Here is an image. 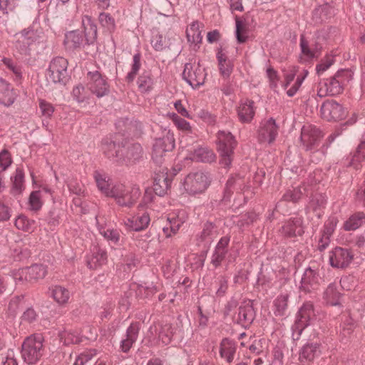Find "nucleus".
<instances>
[{
    "mask_svg": "<svg viewBox=\"0 0 365 365\" xmlns=\"http://www.w3.org/2000/svg\"><path fill=\"white\" fill-rule=\"evenodd\" d=\"M182 77L190 86L197 87L204 83L206 73L205 68L199 63H187Z\"/></svg>",
    "mask_w": 365,
    "mask_h": 365,
    "instance_id": "obj_9",
    "label": "nucleus"
},
{
    "mask_svg": "<svg viewBox=\"0 0 365 365\" xmlns=\"http://www.w3.org/2000/svg\"><path fill=\"white\" fill-rule=\"evenodd\" d=\"M327 81L329 87V93H331V96L337 95L342 92L344 88L334 76L327 80Z\"/></svg>",
    "mask_w": 365,
    "mask_h": 365,
    "instance_id": "obj_50",
    "label": "nucleus"
},
{
    "mask_svg": "<svg viewBox=\"0 0 365 365\" xmlns=\"http://www.w3.org/2000/svg\"><path fill=\"white\" fill-rule=\"evenodd\" d=\"M96 355V351L94 349L86 350L80 354L75 360L73 365H85L93 356Z\"/></svg>",
    "mask_w": 365,
    "mask_h": 365,
    "instance_id": "obj_44",
    "label": "nucleus"
},
{
    "mask_svg": "<svg viewBox=\"0 0 365 365\" xmlns=\"http://www.w3.org/2000/svg\"><path fill=\"white\" fill-rule=\"evenodd\" d=\"M185 220L183 217L176 216L175 215H170L168 217V222L163 227V232L166 237H171L175 235L181 225L184 223Z\"/></svg>",
    "mask_w": 365,
    "mask_h": 365,
    "instance_id": "obj_27",
    "label": "nucleus"
},
{
    "mask_svg": "<svg viewBox=\"0 0 365 365\" xmlns=\"http://www.w3.org/2000/svg\"><path fill=\"white\" fill-rule=\"evenodd\" d=\"M60 340L66 345L78 344L81 341L78 333L71 329H65L60 333Z\"/></svg>",
    "mask_w": 365,
    "mask_h": 365,
    "instance_id": "obj_36",
    "label": "nucleus"
},
{
    "mask_svg": "<svg viewBox=\"0 0 365 365\" xmlns=\"http://www.w3.org/2000/svg\"><path fill=\"white\" fill-rule=\"evenodd\" d=\"M42 342L40 335L31 336L25 339L22 344L21 354L26 363L36 364L40 359L43 352Z\"/></svg>",
    "mask_w": 365,
    "mask_h": 365,
    "instance_id": "obj_5",
    "label": "nucleus"
},
{
    "mask_svg": "<svg viewBox=\"0 0 365 365\" xmlns=\"http://www.w3.org/2000/svg\"><path fill=\"white\" fill-rule=\"evenodd\" d=\"M297 69L295 67H293L290 69L289 71H287L284 75V88H287L290 83L294 81L295 76L297 74Z\"/></svg>",
    "mask_w": 365,
    "mask_h": 365,
    "instance_id": "obj_58",
    "label": "nucleus"
},
{
    "mask_svg": "<svg viewBox=\"0 0 365 365\" xmlns=\"http://www.w3.org/2000/svg\"><path fill=\"white\" fill-rule=\"evenodd\" d=\"M274 312L276 316H283L287 308V296L280 295L274 302Z\"/></svg>",
    "mask_w": 365,
    "mask_h": 365,
    "instance_id": "obj_39",
    "label": "nucleus"
},
{
    "mask_svg": "<svg viewBox=\"0 0 365 365\" xmlns=\"http://www.w3.org/2000/svg\"><path fill=\"white\" fill-rule=\"evenodd\" d=\"M334 63V58L332 56H327L320 63L317 65L316 71L317 74L320 75L327 70Z\"/></svg>",
    "mask_w": 365,
    "mask_h": 365,
    "instance_id": "obj_55",
    "label": "nucleus"
},
{
    "mask_svg": "<svg viewBox=\"0 0 365 365\" xmlns=\"http://www.w3.org/2000/svg\"><path fill=\"white\" fill-rule=\"evenodd\" d=\"M107 262L106 252L100 247H94L91 255L87 258V265L90 269H96Z\"/></svg>",
    "mask_w": 365,
    "mask_h": 365,
    "instance_id": "obj_21",
    "label": "nucleus"
},
{
    "mask_svg": "<svg viewBox=\"0 0 365 365\" xmlns=\"http://www.w3.org/2000/svg\"><path fill=\"white\" fill-rule=\"evenodd\" d=\"M51 294L54 300L59 304L67 303L70 298L68 290L61 286H54L52 287Z\"/></svg>",
    "mask_w": 365,
    "mask_h": 365,
    "instance_id": "obj_34",
    "label": "nucleus"
},
{
    "mask_svg": "<svg viewBox=\"0 0 365 365\" xmlns=\"http://www.w3.org/2000/svg\"><path fill=\"white\" fill-rule=\"evenodd\" d=\"M29 205L31 208L34 210H38L41 207L42 202L41 200V194L38 191H34L31 193Z\"/></svg>",
    "mask_w": 365,
    "mask_h": 365,
    "instance_id": "obj_51",
    "label": "nucleus"
},
{
    "mask_svg": "<svg viewBox=\"0 0 365 365\" xmlns=\"http://www.w3.org/2000/svg\"><path fill=\"white\" fill-rule=\"evenodd\" d=\"M324 297L328 304L336 305L339 304L340 294L336 291V287L331 284L326 289Z\"/></svg>",
    "mask_w": 365,
    "mask_h": 365,
    "instance_id": "obj_40",
    "label": "nucleus"
},
{
    "mask_svg": "<svg viewBox=\"0 0 365 365\" xmlns=\"http://www.w3.org/2000/svg\"><path fill=\"white\" fill-rule=\"evenodd\" d=\"M338 220L336 217H331L328 220V221L325 223L323 237H325L326 240H328L329 236L334 232Z\"/></svg>",
    "mask_w": 365,
    "mask_h": 365,
    "instance_id": "obj_49",
    "label": "nucleus"
},
{
    "mask_svg": "<svg viewBox=\"0 0 365 365\" xmlns=\"http://www.w3.org/2000/svg\"><path fill=\"white\" fill-rule=\"evenodd\" d=\"M138 329L136 326L131 325L127 331V337L122 341L121 348L124 352L128 351L133 344L136 341Z\"/></svg>",
    "mask_w": 365,
    "mask_h": 365,
    "instance_id": "obj_37",
    "label": "nucleus"
},
{
    "mask_svg": "<svg viewBox=\"0 0 365 365\" xmlns=\"http://www.w3.org/2000/svg\"><path fill=\"white\" fill-rule=\"evenodd\" d=\"M304 191H305V189L302 187L294 188L292 190H288L283 195V199L285 201L296 202L302 197Z\"/></svg>",
    "mask_w": 365,
    "mask_h": 365,
    "instance_id": "obj_43",
    "label": "nucleus"
},
{
    "mask_svg": "<svg viewBox=\"0 0 365 365\" xmlns=\"http://www.w3.org/2000/svg\"><path fill=\"white\" fill-rule=\"evenodd\" d=\"M117 145L113 142L103 143L102 150L108 158L117 157L123 158L125 161L134 162L138 159L142 153V148L140 144L135 143L127 148H123L116 150Z\"/></svg>",
    "mask_w": 365,
    "mask_h": 365,
    "instance_id": "obj_3",
    "label": "nucleus"
},
{
    "mask_svg": "<svg viewBox=\"0 0 365 365\" xmlns=\"http://www.w3.org/2000/svg\"><path fill=\"white\" fill-rule=\"evenodd\" d=\"M249 33L247 24H236V36L239 43L245 42L248 38Z\"/></svg>",
    "mask_w": 365,
    "mask_h": 365,
    "instance_id": "obj_47",
    "label": "nucleus"
},
{
    "mask_svg": "<svg viewBox=\"0 0 365 365\" xmlns=\"http://www.w3.org/2000/svg\"><path fill=\"white\" fill-rule=\"evenodd\" d=\"M217 58L220 74L224 77H229L233 68L232 62L227 60V56L222 51H218Z\"/></svg>",
    "mask_w": 365,
    "mask_h": 365,
    "instance_id": "obj_31",
    "label": "nucleus"
},
{
    "mask_svg": "<svg viewBox=\"0 0 365 365\" xmlns=\"http://www.w3.org/2000/svg\"><path fill=\"white\" fill-rule=\"evenodd\" d=\"M278 135V127L272 118L261 122L257 132V139L262 143H272Z\"/></svg>",
    "mask_w": 365,
    "mask_h": 365,
    "instance_id": "obj_12",
    "label": "nucleus"
},
{
    "mask_svg": "<svg viewBox=\"0 0 365 365\" xmlns=\"http://www.w3.org/2000/svg\"><path fill=\"white\" fill-rule=\"evenodd\" d=\"M334 15V9L329 4H324L315 9L313 12V21L323 23L330 21Z\"/></svg>",
    "mask_w": 365,
    "mask_h": 365,
    "instance_id": "obj_26",
    "label": "nucleus"
},
{
    "mask_svg": "<svg viewBox=\"0 0 365 365\" xmlns=\"http://www.w3.org/2000/svg\"><path fill=\"white\" fill-rule=\"evenodd\" d=\"M284 354L281 349H275L273 351V361L272 364L275 365H282L283 363Z\"/></svg>",
    "mask_w": 365,
    "mask_h": 365,
    "instance_id": "obj_64",
    "label": "nucleus"
},
{
    "mask_svg": "<svg viewBox=\"0 0 365 365\" xmlns=\"http://www.w3.org/2000/svg\"><path fill=\"white\" fill-rule=\"evenodd\" d=\"M322 274L319 269H307L302 278V287L307 292L316 289L322 282Z\"/></svg>",
    "mask_w": 365,
    "mask_h": 365,
    "instance_id": "obj_16",
    "label": "nucleus"
},
{
    "mask_svg": "<svg viewBox=\"0 0 365 365\" xmlns=\"http://www.w3.org/2000/svg\"><path fill=\"white\" fill-rule=\"evenodd\" d=\"M12 163L11 157L7 150H3L0 152V168L5 170Z\"/></svg>",
    "mask_w": 365,
    "mask_h": 365,
    "instance_id": "obj_54",
    "label": "nucleus"
},
{
    "mask_svg": "<svg viewBox=\"0 0 365 365\" xmlns=\"http://www.w3.org/2000/svg\"><path fill=\"white\" fill-rule=\"evenodd\" d=\"M169 118L173 121L176 128L185 134L192 133V128L189 122L182 118L175 113L168 114Z\"/></svg>",
    "mask_w": 365,
    "mask_h": 365,
    "instance_id": "obj_33",
    "label": "nucleus"
},
{
    "mask_svg": "<svg viewBox=\"0 0 365 365\" xmlns=\"http://www.w3.org/2000/svg\"><path fill=\"white\" fill-rule=\"evenodd\" d=\"M149 215L146 212L132 217H127L124 220V225L128 230L140 231L145 229L150 223Z\"/></svg>",
    "mask_w": 365,
    "mask_h": 365,
    "instance_id": "obj_19",
    "label": "nucleus"
},
{
    "mask_svg": "<svg viewBox=\"0 0 365 365\" xmlns=\"http://www.w3.org/2000/svg\"><path fill=\"white\" fill-rule=\"evenodd\" d=\"M217 150L220 153V163L228 167L232 160L236 142L230 132L220 131L217 133Z\"/></svg>",
    "mask_w": 365,
    "mask_h": 365,
    "instance_id": "obj_6",
    "label": "nucleus"
},
{
    "mask_svg": "<svg viewBox=\"0 0 365 365\" xmlns=\"http://www.w3.org/2000/svg\"><path fill=\"white\" fill-rule=\"evenodd\" d=\"M255 114L254 102L250 100L241 101L237 108V115L242 123H250Z\"/></svg>",
    "mask_w": 365,
    "mask_h": 365,
    "instance_id": "obj_22",
    "label": "nucleus"
},
{
    "mask_svg": "<svg viewBox=\"0 0 365 365\" xmlns=\"http://www.w3.org/2000/svg\"><path fill=\"white\" fill-rule=\"evenodd\" d=\"M236 351L235 343L227 339H223L220 344V355L225 359L227 362H231L234 359Z\"/></svg>",
    "mask_w": 365,
    "mask_h": 365,
    "instance_id": "obj_30",
    "label": "nucleus"
},
{
    "mask_svg": "<svg viewBox=\"0 0 365 365\" xmlns=\"http://www.w3.org/2000/svg\"><path fill=\"white\" fill-rule=\"evenodd\" d=\"M159 338L164 344H168L171 341L172 333L168 326L163 327V331L159 334Z\"/></svg>",
    "mask_w": 365,
    "mask_h": 365,
    "instance_id": "obj_59",
    "label": "nucleus"
},
{
    "mask_svg": "<svg viewBox=\"0 0 365 365\" xmlns=\"http://www.w3.org/2000/svg\"><path fill=\"white\" fill-rule=\"evenodd\" d=\"M364 220L365 216L362 212L355 213L345 221L344 229L346 231L355 230L364 224Z\"/></svg>",
    "mask_w": 365,
    "mask_h": 365,
    "instance_id": "obj_32",
    "label": "nucleus"
},
{
    "mask_svg": "<svg viewBox=\"0 0 365 365\" xmlns=\"http://www.w3.org/2000/svg\"><path fill=\"white\" fill-rule=\"evenodd\" d=\"M322 137V132L312 125H305L302 128L301 140L307 150L318 147Z\"/></svg>",
    "mask_w": 365,
    "mask_h": 365,
    "instance_id": "obj_14",
    "label": "nucleus"
},
{
    "mask_svg": "<svg viewBox=\"0 0 365 365\" xmlns=\"http://www.w3.org/2000/svg\"><path fill=\"white\" fill-rule=\"evenodd\" d=\"M174 147V134L170 130H168L163 138H159L155 140L153 149V158L158 161L163 157L165 152L171 151Z\"/></svg>",
    "mask_w": 365,
    "mask_h": 365,
    "instance_id": "obj_13",
    "label": "nucleus"
},
{
    "mask_svg": "<svg viewBox=\"0 0 365 365\" xmlns=\"http://www.w3.org/2000/svg\"><path fill=\"white\" fill-rule=\"evenodd\" d=\"M210 182V174L199 171L188 174L185 178L183 186L188 194L195 195L204 193L209 187Z\"/></svg>",
    "mask_w": 365,
    "mask_h": 365,
    "instance_id": "obj_4",
    "label": "nucleus"
},
{
    "mask_svg": "<svg viewBox=\"0 0 365 365\" xmlns=\"http://www.w3.org/2000/svg\"><path fill=\"white\" fill-rule=\"evenodd\" d=\"M36 37L33 30H24L17 34V42L22 50H26L36 40Z\"/></svg>",
    "mask_w": 365,
    "mask_h": 365,
    "instance_id": "obj_29",
    "label": "nucleus"
},
{
    "mask_svg": "<svg viewBox=\"0 0 365 365\" xmlns=\"http://www.w3.org/2000/svg\"><path fill=\"white\" fill-rule=\"evenodd\" d=\"M88 89L83 87L81 85H78L73 88V97L79 102H83L89 98V94L88 93Z\"/></svg>",
    "mask_w": 365,
    "mask_h": 365,
    "instance_id": "obj_45",
    "label": "nucleus"
},
{
    "mask_svg": "<svg viewBox=\"0 0 365 365\" xmlns=\"http://www.w3.org/2000/svg\"><path fill=\"white\" fill-rule=\"evenodd\" d=\"M24 173L21 169H16L14 179V187L16 190H21L23 185Z\"/></svg>",
    "mask_w": 365,
    "mask_h": 365,
    "instance_id": "obj_60",
    "label": "nucleus"
},
{
    "mask_svg": "<svg viewBox=\"0 0 365 365\" xmlns=\"http://www.w3.org/2000/svg\"><path fill=\"white\" fill-rule=\"evenodd\" d=\"M215 236V230L212 224L205 225L201 233V238L203 241L210 242Z\"/></svg>",
    "mask_w": 365,
    "mask_h": 365,
    "instance_id": "obj_48",
    "label": "nucleus"
},
{
    "mask_svg": "<svg viewBox=\"0 0 365 365\" xmlns=\"http://www.w3.org/2000/svg\"><path fill=\"white\" fill-rule=\"evenodd\" d=\"M309 74V71L306 69L303 70V71L297 76L295 82L294 84L287 91V94L289 97L294 96L297 92L298 91L299 88H300L302 82L304 80L307 78V76Z\"/></svg>",
    "mask_w": 365,
    "mask_h": 365,
    "instance_id": "obj_41",
    "label": "nucleus"
},
{
    "mask_svg": "<svg viewBox=\"0 0 365 365\" xmlns=\"http://www.w3.org/2000/svg\"><path fill=\"white\" fill-rule=\"evenodd\" d=\"M346 114V110L336 101H327L321 107V115L324 119L328 121L343 120Z\"/></svg>",
    "mask_w": 365,
    "mask_h": 365,
    "instance_id": "obj_10",
    "label": "nucleus"
},
{
    "mask_svg": "<svg viewBox=\"0 0 365 365\" xmlns=\"http://www.w3.org/2000/svg\"><path fill=\"white\" fill-rule=\"evenodd\" d=\"M314 313L313 305L310 303L304 304L299 309L297 316L295 327L299 331H302L314 319Z\"/></svg>",
    "mask_w": 365,
    "mask_h": 365,
    "instance_id": "obj_17",
    "label": "nucleus"
},
{
    "mask_svg": "<svg viewBox=\"0 0 365 365\" xmlns=\"http://www.w3.org/2000/svg\"><path fill=\"white\" fill-rule=\"evenodd\" d=\"M36 312L33 309L29 308L23 313L21 323H31L36 320Z\"/></svg>",
    "mask_w": 365,
    "mask_h": 365,
    "instance_id": "obj_57",
    "label": "nucleus"
},
{
    "mask_svg": "<svg viewBox=\"0 0 365 365\" xmlns=\"http://www.w3.org/2000/svg\"><path fill=\"white\" fill-rule=\"evenodd\" d=\"M86 78V88L91 93L98 98H102L109 93L110 86L108 78L99 71H89Z\"/></svg>",
    "mask_w": 365,
    "mask_h": 365,
    "instance_id": "obj_7",
    "label": "nucleus"
},
{
    "mask_svg": "<svg viewBox=\"0 0 365 365\" xmlns=\"http://www.w3.org/2000/svg\"><path fill=\"white\" fill-rule=\"evenodd\" d=\"M352 259L350 252L345 249L337 247L329 254L330 264L332 267L343 268L349 264Z\"/></svg>",
    "mask_w": 365,
    "mask_h": 365,
    "instance_id": "obj_18",
    "label": "nucleus"
},
{
    "mask_svg": "<svg viewBox=\"0 0 365 365\" xmlns=\"http://www.w3.org/2000/svg\"><path fill=\"white\" fill-rule=\"evenodd\" d=\"M365 160V141L358 147L356 152L352 155L349 165L355 169L362 167V163Z\"/></svg>",
    "mask_w": 365,
    "mask_h": 365,
    "instance_id": "obj_38",
    "label": "nucleus"
},
{
    "mask_svg": "<svg viewBox=\"0 0 365 365\" xmlns=\"http://www.w3.org/2000/svg\"><path fill=\"white\" fill-rule=\"evenodd\" d=\"M195 115L202 120L204 122L212 124L215 122V116L210 113L207 110L204 109L195 110Z\"/></svg>",
    "mask_w": 365,
    "mask_h": 365,
    "instance_id": "obj_53",
    "label": "nucleus"
},
{
    "mask_svg": "<svg viewBox=\"0 0 365 365\" xmlns=\"http://www.w3.org/2000/svg\"><path fill=\"white\" fill-rule=\"evenodd\" d=\"M185 152V158L192 161L211 163L215 160V155L212 150L199 144L187 148Z\"/></svg>",
    "mask_w": 365,
    "mask_h": 365,
    "instance_id": "obj_11",
    "label": "nucleus"
},
{
    "mask_svg": "<svg viewBox=\"0 0 365 365\" xmlns=\"http://www.w3.org/2000/svg\"><path fill=\"white\" fill-rule=\"evenodd\" d=\"M94 177L101 193L106 197L114 199L120 206L130 207L140 195V190L137 187L128 188L122 184H113L110 182L107 175L98 173Z\"/></svg>",
    "mask_w": 365,
    "mask_h": 365,
    "instance_id": "obj_1",
    "label": "nucleus"
},
{
    "mask_svg": "<svg viewBox=\"0 0 365 365\" xmlns=\"http://www.w3.org/2000/svg\"><path fill=\"white\" fill-rule=\"evenodd\" d=\"M47 274L46 267L35 264L30 267L15 269L11 272L13 279L17 284H26L36 283Z\"/></svg>",
    "mask_w": 365,
    "mask_h": 365,
    "instance_id": "obj_2",
    "label": "nucleus"
},
{
    "mask_svg": "<svg viewBox=\"0 0 365 365\" xmlns=\"http://www.w3.org/2000/svg\"><path fill=\"white\" fill-rule=\"evenodd\" d=\"M16 93L11 86L0 78V104L5 106L11 105L16 98Z\"/></svg>",
    "mask_w": 365,
    "mask_h": 365,
    "instance_id": "obj_24",
    "label": "nucleus"
},
{
    "mask_svg": "<svg viewBox=\"0 0 365 365\" xmlns=\"http://www.w3.org/2000/svg\"><path fill=\"white\" fill-rule=\"evenodd\" d=\"M137 83L139 90L143 93H145L153 89L154 81L149 72H144L139 76Z\"/></svg>",
    "mask_w": 365,
    "mask_h": 365,
    "instance_id": "obj_35",
    "label": "nucleus"
},
{
    "mask_svg": "<svg viewBox=\"0 0 365 365\" xmlns=\"http://www.w3.org/2000/svg\"><path fill=\"white\" fill-rule=\"evenodd\" d=\"M225 250H216L215 252L214 253L212 256V264L217 267L218 266L220 262L222 261V259L225 257Z\"/></svg>",
    "mask_w": 365,
    "mask_h": 365,
    "instance_id": "obj_63",
    "label": "nucleus"
},
{
    "mask_svg": "<svg viewBox=\"0 0 365 365\" xmlns=\"http://www.w3.org/2000/svg\"><path fill=\"white\" fill-rule=\"evenodd\" d=\"M317 95L322 98L328 95H331V93H329V87L327 81L319 83L317 88Z\"/></svg>",
    "mask_w": 365,
    "mask_h": 365,
    "instance_id": "obj_62",
    "label": "nucleus"
},
{
    "mask_svg": "<svg viewBox=\"0 0 365 365\" xmlns=\"http://www.w3.org/2000/svg\"><path fill=\"white\" fill-rule=\"evenodd\" d=\"M320 354L321 350L318 344H307L302 347L299 359L302 363L309 364Z\"/></svg>",
    "mask_w": 365,
    "mask_h": 365,
    "instance_id": "obj_23",
    "label": "nucleus"
},
{
    "mask_svg": "<svg viewBox=\"0 0 365 365\" xmlns=\"http://www.w3.org/2000/svg\"><path fill=\"white\" fill-rule=\"evenodd\" d=\"M39 108L41 111L42 115L46 117H51L54 112V108L50 103L41 100L39 102Z\"/></svg>",
    "mask_w": 365,
    "mask_h": 365,
    "instance_id": "obj_56",
    "label": "nucleus"
},
{
    "mask_svg": "<svg viewBox=\"0 0 365 365\" xmlns=\"http://www.w3.org/2000/svg\"><path fill=\"white\" fill-rule=\"evenodd\" d=\"M140 67V58L138 54H136L133 56V63L132 65L131 71L128 73L127 76V79L128 81H133L135 77L136 73L139 71Z\"/></svg>",
    "mask_w": 365,
    "mask_h": 365,
    "instance_id": "obj_52",
    "label": "nucleus"
},
{
    "mask_svg": "<svg viewBox=\"0 0 365 365\" xmlns=\"http://www.w3.org/2000/svg\"><path fill=\"white\" fill-rule=\"evenodd\" d=\"M334 77L344 88L352 80L353 72L351 70H341L338 71Z\"/></svg>",
    "mask_w": 365,
    "mask_h": 365,
    "instance_id": "obj_42",
    "label": "nucleus"
},
{
    "mask_svg": "<svg viewBox=\"0 0 365 365\" xmlns=\"http://www.w3.org/2000/svg\"><path fill=\"white\" fill-rule=\"evenodd\" d=\"M155 289L153 287L140 285L138 287V293L143 297H148L153 294Z\"/></svg>",
    "mask_w": 365,
    "mask_h": 365,
    "instance_id": "obj_61",
    "label": "nucleus"
},
{
    "mask_svg": "<svg viewBox=\"0 0 365 365\" xmlns=\"http://www.w3.org/2000/svg\"><path fill=\"white\" fill-rule=\"evenodd\" d=\"M170 182L167 173L162 172L157 174L154 179L153 190L156 195L163 196L167 192L170 185Z\"/></svg>",
    "mask_w": 365,
    "mask_h": 365,
    "instance_id": "obj_25",
    "label": "nucleus"
},
{
    "mask_svg": "<svg viewBox=\"0 0 365 365\" xmlns=\"http://www.w3.org/2000/svg\"><path fill=\"white\" fill-rule=\"evenodd\" d=\"M68 62L64 58H54L49 65L46 73L48 82L61 83L66 76Z\"/></svg>",
    "mask_w": 365,
    "mask_h": 365,
    "instance_id": "obj_8",
    "label": "nucleus"
},
{
    "mask_svg": "<svg viewBox=\"0 0 365 365\" xmlns=\"http://www.w3.org/2000/svg\"><path fill=\"white\" fill-rule=\"evenodd\" d=\"M300 47L299 62L302 63H311L320 54L321 47L312 41H307L303 36L301 38Z\"/></svg>",
    "mask_w": 365,
    "mask_h": 365,
    "instance_id": "obj_15",
    "label": "nucleus"
},
{
    "mask_svg": "<svg viewBox=\"0 0 365 365\" xmlns=\"http://www.w3.org/2000/svg\"><path fill=\"white\" fill-rule=\"evenodd\" d=\"M301 224V220L298 218L289 220L283 225L282 232L289 237L301 235L304 232Z\"/></svg>",
    "mask_w": 365,
    "mask_h": 365,
    "instance_id": "obj_28",
    "label": "nucleus"
},
{
    "mask_svg": "<svg viewBox=\"0 0 365 365\" xmlns=\"http://www.w3.org/2000/svg\"><path fill=\"white\" fill-rule=\"evenodd\" d=\"M96 222L100 234L111 245L118 244L120 238V231L115 229L107 227L103 223V217H96Z\"/></svg>",
    "mask_w": 365,
    "mask_h": 365,
    "instance_id": "obj_20",
    "label": "nucleus"
},
{
    "mask_svg": "<svg viewBox=\"0 0 365 365\" xmlns=\"http://www.w3.org/2000/svg\"><path fill=\"white\" fill-rule=\"evenodd\" d=\"M34 222L30 221L24 216H19L15 221V226L19 230H22L26 232H30L32 229V224Z\"/></svg>",
    "mask_w": 365,
    "mask_h": 365,
    "instance_id": "obj_46",
    "label": "nucleus"
}]
</instances>
